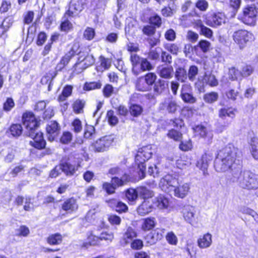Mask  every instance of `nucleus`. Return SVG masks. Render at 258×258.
Instances as JSON below:
<instances>
[{
	"instance_id": "obj_1",
	"label": "nucleus",
	"mask_w": 258,
	"mask_h": 258,
	"mask_svg": "<svg viewBox=\"0 0 258 258\" xmlns=\"http://www.w3.org/2000/svg\"><path fill=\"white\" fill-rule=\"evenodd\" d=\"M214 167L218 172L230 170L231 175L229 178L237 175L242 168L241 152L233 145L228 144L218 152L214 161Z\"/></svg>"
},
{
	"instance_id": "obj_2",
	"label": "nucleus",
	"mask_w": 258,
	"mask_h": 258,
	"mask_svg": "<svg viewBox=\"0 0 258 258\" xmlns=\"http://www.w3.org/2000/svg\"><path fill=\"white\" fill-rule=\"evenodd\" d=\"M152 154L151 146L148 145L139 149L136 155L135 161L138 165V168L139 169V175L141 179L144 178L145 176L146 166L145 165V162L151 158Z\"/></svg>"
},
{
	"instance_id": "obj_3",
	"label": "nucleus",
	"mask_w": 258,
	"mask_h": 258,
	"mask_svg": "<svg viewBox=\"0 0 258 258\" xmlns=\"http://www.w3.org/2000/svg\"><path fill=\"white\" fill-rule=\"evenodd\" d=\"M234 42L237 43L240 48H243L246 44L253 40V34L245 30H238L235 31L232 35Z\"/></svg>"
},
{
	"instance_id": "obj_4",
	"label": "nucleus",
	"mask_w": 258,
	"mask_h": 258,
	"mask_svg": "<svg viewBox=\"0 0 258 258\" xmlns=\"http://www.w3.org/2000/svg\"><path fill=\"white\" fill-rule=\"evenodd\" d=\"M178 183L179 180L177 178L171 174H167L160 179L159 186L163 191L170 193Z\"/></svg>"
},
{
	"instance_id": "obj_5",
	"label": "nucleus",
	"mask_w": 258,
	"mask_h": 258,
	"mask_svg": "<svg viewBox=\"0 0 258 258\" xmlns=\"http://www.w3.org/2000/svg\"><path fill=\"white\" fill-rule=\"evenodd\" d=\"M257 11L255 7L248 6L243 10L242 21L248 25H254L256 23Z\"/></svg>"
},
{
	"instance_id": "obj_6",
	"label": "nucleus",
	"mask_w": 258,
	"mask_h": 258,
	"mask_svg": "<svg viewBox=\"0 0 258 258\" xmlns=\"http://www.w3.org/2000/svg\"><path fill=\"white\" fill-rule=\"evenodd\" d=\"M36 130L26 132V135L33 139V141H31L30 144L33 147L38 149H43L45 147L46 142L43 139V134L41 132L36 133Z\"/></svg>"
},
{
	"instance_id": "obj_7",
	"label": "nucleus",
	"mask_w": 258,
	"mask_h": 258,
	"mask_svg": "<svg viewBox=\"0 0 258 258\" xmlns=\"http://www.w3.org/2000/svg\"><path fill=\"white\" fill-rule=\"evenodd\" d=\"M179 108V105L172 97L165 98L159 105L160 110L169 113H175Z\"/></svg>"
},
{
	"instance_id": "obj_8",
	"label": "nucleus",
	"mask_w": 258,
	"mask_h": 258,
	"mask_svg": "<svg viewBox=\"0 0 258 258\" xmlns=\"http://www.w3.org/2000/svg\"><path fill=\"white\" fill-rule=\"evenodd\" d=\"M59 166L61 172H64L67 176H71L75 174L78 170L79 165L76 164H72L70 162V158L65 156L61 160Z\"/></svg>"
},
{
	"instance_id": "obj_9",
	"label": "nucleus",
	"mask_w": 258,
	"mask_h": 258,
	"mask_svg": "<svg viewBox=\"0 0 258 258\" xmlns=\"http://www.w3.org/2000/svg\"><path fill=\"white\" fill-rule=\"evenodd\" d=\"M196 213V209L192 206L185 205L182 208L181 213L184 220L192 225L197 223Z\"/></svg>"
},
{
	"instance_id": "obj_10",
	"label": "nucleus",
	"mask_w": 258,
	"mask_h": 258,
	"mask_svg": "<svg viewBox=\"0 0 258 258\" xmlns=\"http://www.w3.org/2000/svg\"><path fill=\"white\" fill-rule=\"evenodd\" d=\"M113 141V139L111 137L105 136L97 140L92 145L96 152H104L111 146Z\"/></svg>"
},
{
	"instance_id": "obj_11",
	"label": "nucleus",
	"mask_w": 258,
	"mask_h": 258,
	"mask_svg": "<svg viewBox=\"0 0 258 258\" xmlns=\"http://www.w3.org/2000/svg\"><path fill=\"white\" fill-rule=\"evenodd\" d=\"M95 62V58L91 54L80 53L78 61L76 63L77 68H80L82 71L93 65Z\"/></svg>"
},
{
	"instance_id": "obj_12",
	"label": "nucleus",
	"mask_w": 258,
	"mask_h": 258,
	"mask_svg": "<svg viewBox=\"0 0 258 258\" xmlns=\"http://www.w3.org/2000/svg\"><path fill=\"white\" fill-rule=\"evenodd\" d=\"M22 120L23 125L27 130L26 132L36 129L38 127V123L32 112L24 113L22 116Z\"/></svg>"
},
{
	"instance_id": "obj_13",
	"label": "nucleus",
	"mask_w": 258,
	"mask_h": 258,
	"mask_svg": "<svg viewBox=\"0 0 258 258\" xmlns=\"http://www.w3.org/2000/svg\"><path fill=\"white\" fill-rule=\"evenodd\" d=\"M126 179V177L119 178L113 177L112 178L111 183L105 182L103 184V188L108 194H112L114 192L116 188L123 185L124 181Z\"/></svg>"
},
{
	"instance_id": "obj_14",
	"label": "nucleus",
	"mask_w": 258,
	"mask_h": 258,
	"mask_svg": "<svg viewBox=\"0 0 258 258\" xmlns=\"http://www.w3.org/2000/svg\"><path fill=\"white\" fill-rule=\"evenodd\" d=\"M191 87L188 84L182 85L180 90V97L185 103L193 104L197 101V99L190 93Z\"/></svg>"
},
{
	"instance_id": "obj_15",
	"label": "nucleus",
	"mask_w": 258,
	"mask_h": 258,
	"mask_svg": "<svg viewBox=\"0 0 258 258\" xmlns=\"http://www.w3.org/2000/svg\"><path fill=\"white\" fill-rule=\"evenodd\" d=\"M84 9V4L81 0H72L69 9L66 13L71 17L78 15Z\"/></svg>"
},
{
	"instance_id": "obj_16",
	"label": "nucleus",
	"mask_w": 258,
	"mask_h": 258,
	"mask_svg": "<svg viewBox=\"0 0 258 258\" xmlns=\"http://www.w3.org/2000/svg\"><path fill=\"white\" fill-rule=\"evenodd\" d=\"M164 229H157L149 233L145 237L146 241L149 245L155 244L163 237Z\"/></svg>"
},
{
	"instance_id": "obj_17",
	"label": "nucleus",
	"mask_w": 258,
	"mask_h": 258,
	"mask_svg": "<svg viewBox=\"0 0 258 258\" xmlns=\"http://www.w3.org/2000/svg\"><path fill=\"white\" fill-rule=\"evenodd\" d=\"M189 189V184L179 182L178 184L175 186L172 192L176 197L183 199L187 195Z\"/></svg>"
},
{
	"instance_id": "obj_18",
	"label": "nucleus",
	"mask_w": 258,
	"mask_h": 258,
	"mask_svg": "<svg viewBox=\"0 0 258 258\" xmlns=\"http://www.w3.org/2000/svg\"><path fill=\"white\" fill-rule=\"evenodd\" d=\"M154 208L156 207L159 209H166L169 206V200L163 195H159L153 200Z\"/></svg>"
},
{
	"instance_id": "obj_19",
	"label": "nucleus",
	"mask_w": 258,
	"mask_h": 258,
	"mask_svg": "<svg viewBox=\"0 0 258 258\" xmlns=\"http://www.w3.org/2000/svg\"><path fill=\"white\" fill-rule=\"evenodd\" d=\"M158 74L160 77L169 79L172 77L173 69L171 66L161 65L157 68Z\"/></svg>"
},
{
	"instance_id": "obj_20",
	"label": "nucleus",
	"mask_w": 258,
	"mask_h": 258,
	"mask_svg": "<svg viewBox=\"0 0 258 258\" xmlns=\"http://www.w3.org/2000/svg\"><path fill=\"white\" fill-rule=\"evenodd\" d=\"M58 123L55 121H50L46 126V132L48 134V139L52 141L57 135L58 131Z\"/></svg>"
},
{
	"instance_id": "obj_21",
	"label": "nucleus",
	"mask_w": 258,
	"mask_h": 258,
	"mask_svg": "<svg viewBox=\"0 0 258 258\" xmlns=\"http://www.w3.org/2000/svg\"><path fill=\"white\" fill-rule=\"evenodd\" d=\"M212 160L211 156L205 153L202 155L197 163V166L203 171V174H206L207 170L209 166V162Z\"/></svg>"
},
{
	"instance_id": "obj_22",
	"label": "nucleus",
	"mask_w": 258,
	"mask_h": 258,
	"mask_svg": "<svg viewBox=\"0 0 258 258\" xmlns=\"http://www.w3.org/2000/svg\"><path fill=\"white\" fill-rule=\"evenodd\" d=\"M154 209L153 204L145 200L137 208V212L140 216L146 215L151 212Z\"/></svg>"
},
{
	"instance_id": "obj_23",
	"label": "nucleus",
	"mask_w": 258,
	"mask_h": 258,
	"mask_svg": "<svg viewBox=\"0 0 258 258\" xmlns=\"http://www.w3.org/2000/svg\"><path fill=\"white\" fill-rule=\"evenodd\" d=\"M108 204L110 207L115 209V211L118 213L125 212L128 209L127 206L124 203L114 199L109 200Z\"/></svg>"
},
{
	"instance_id": "obj_24",
	"label": "nucleus",
	"mask_w": 258,
	"mask_h": 258,
	"mask_svg": "<svg viewBox=\"0 0 258 258\" xmlns=\"http://www.w3.org/2000/svg\"><path fill=\"white\" fill-rule=\"evenodd\" d=\"M143 58L136 54H132L131 55L130 60L132 64V71L135 75L139 74V66Z\"/></svg>"
},
{
	"instance_id": "obj_25",
	"label": "nucleus",
	"mask_w": 258,
	"mask_h": 258,
	"mask_svg": "<svg viewBox=\"0 0 258 258\" xmlns=\"http://www.w3.org/2000/svg\"><path fill=\"white\" fill-rule=\"evenodd\" d=\"M212 235L207 233L198 240L199 246L201 248H206L210 246L212 242Z\"/></svg>"
},
{
	"instance_id": "obj_26",
	"label": "nucleus",
	"mask_w": 258,
	"mask_h": 258,
	"mask_svg": "<svg viewBox=\"0 0 258 258\" xmlns=\"http://www.w3.org/2000/svg\"><path fill=\"white\" fill-rule=\"evenodd\" d=\"M196 132L198 133L200 136L206 139L208 142H210L213 138L212 132L207 129L203 125H198L195 128Z\"/></svg>"
},
{
	"instance_id": "obj_27",
	"label": "nucleus",
	"mask_w": 258,
	"mask_h": 258,
	"mask_svg": "<svg viewBox=\"0 0 258 258\" xmlns=\"http://www.w3.org/2000/svg\"><path fill=\"white\" fill-rule=\"evenodd\" d=\"M249 144V150L252 157L258 159V138L254 137L251 139Z\"/></svg>"
},
{
	"instance_id": "obj_28",
	"label": "nucleus",
	"mask_w": 258,
	"mask_h": 258,
	"mask_svg": "<svg viewBox=\"0 0 258 258\" xmlns=\"http://www.w3.org/2000/svg\"><path fill=\"white\" fill-rule=\"evenodd\" d=\"M62 241V236L59 233L49 235L46 238V241L49 245H59Z\"/></svg>"
},
{
	"instance_id": "obj_29",
	"label": "nucleus",
	"mask_w": 258,
	"mask_h": 258,
	"mask_svg": "<svg viewBox=\"0 0 258 258\" xmlns=\"http://www.w3.org/2000/svg\"><path fill=\"white\" fill-rule=\"evenodd\" d=\"M235 110L232 108H222L219 110L218 115L219 117L222 119H225L226 116L233 118L235 117Z\"/></svg>"
},
{
	"instance_id": "obj_30",
	"label": "nucleus",
	"mask_w": 258,
	"mask_h": 258,
	"mask_svg": "<svg viewBox=\"0 0 258 258\" xmlns=\"http://www.w3.org/2000/svg\"><path fill=\"white\" fill-rule=\"evenodd\" d=\"M197 26L199 29L200 33L205 37L211 38L213 36V31L210 28L203 25L202 22L200 21L197 23Z\"/></svg>"
},
{
	"instance_id": "obj_31",
	"label": "nucleus",
	"mask_w": 258,
	"mask_h": 258,
	"mask_svg": "<svg viewBox=\"0 0 258 258\" xmlns=\"http://www.w3.org/2000/svg\"><path fill=\"white\" fill-rule=\"evenodd\" d=\"M175 77L181 83L185 82L188 79L186 71L183 68L179 67L176 69Z\"/></svg>"
},
{
	"instance_id": "obj_32",
	"label": "nucleus",
	"mask_w": 258,
	"mask_h": 258,
	"mask_svg": "<svg viewBox=\"0 0 258 258\" xmlns=\"http://www.w3.org/2000/svg\"><path fill=\"white\" fill-rule=\"evenodd\" d=\"M99 241V237L93 235L91 232L88 234L87 241L84 242L82 246L88 248L89 246H94L98 244Z\"/></svg>"
},
{
	"instance_id": "obj_33",
	"label": "nucleus",
	"mask_w": 258,
	"mask_h": 258,
	"mask_svg": "<svg viewBox=\"0 0 258 258\" xmlns=\"http://www.w3.org/2000/svg\"><path fill=\"white\" fill-rule=\"evenodd\" d=\"M137 193L140 197L143 199H149L154 196L153 191L149 189L145 186H140L137 187Z\"/></svg>"
},
{
	"instance_id": "obj_34",
	"label": "nucleus",
	"mask_w": 258,
	"mask_h": 258,
	"mask_svg": "<svg viewBox=\"0 0 258 258\" xmlns=\"http://www.w3.org/2000/svg\"><path fill=\"white\" fill-rule=\"evenodd\" d=\"M75 199L71 198L66 201L62 206V209L66 211H73L77 209Z\"/></svg>"
},
{
	"instance_id": "obj_35",
	"label": "nucleus",
	"mask_w": 258,
	"mask_h": 258,
	"mask_svg": "<svg viewBox=\"0 0 258 258\" xmlns=\"http://www.w3.org/2000/svg\"><path fill=\"white\" fill-rule=\"evenodd\" d=\"M137 233L131 227H128L126 231L123 234L122 240L124 241V244H126L127 243L131 242L132 239L136 237Z\"/></svg>"
},
{
	"instance_id": "obj_36",
	"label": "nucleus",
	"mask_w": 258,
	"mask_h": 258,
	"mask_svg": "<svg viewBox=\"0 0 258 258\" xmlns=\"http://www.w3.org/2000/svg\"><path fill=\"white\" fill-rule=\"evenodd\" d=\"M142 229L144 231H148L152 229L155 226V219L154 218H147L143 220Z\"/></svg>"
},
{
	"instance_id": "obj_37",
	"label": "nucleus",
	"mask_w": 258,
	"mask_h": 258,
	"mask_svg": "<svg viewBox=\"0 0 258 258\" xmlns=\"http://www.w3.org/2000/svg\"><path fill=\"white\" fill-rule=\"evenodd\" d=\"M136 89L140 91L145 92L151 90L144 79V78L143 77L137 79L136 83Z\"/></svg>"
},
{
	"instance_id": "obj_38",
	"label": "nucleus",
	"mask_w": 258,
	"mask_h": 258,
	"mask_svg": "<svg viewBox=\"0 0 258 258\" xmlns=\"http://www.w3.org/2000/svg\"><path fill=\"white\" fill-rule=\"evenodd\" d=\"M167 84L166 82L161 79L158 80L154 85V92L157 94H160L166 88Z\"/></svg>"
},
{
	"instance_id": "obj_39",
	"label": "nucleus",
	"mask_w": 258,
	"mask_h": 258,
	"mask_svg": "<svg viewBox=\"0 0 258 258\" xmlns=\"http://www.w3.org/2000/svg\"><path fill=\"white\" fill-rule=\"evenodd\" d=\"M224 16L221 13L214 14L211 18V24L213 27H216L221 25L225 22Z\"/></svg>"
},
{
	"instance_id": "obj_40",
	"label": "nucleus",
	"mask_w": 258,
	"mask_h": 258,
	"mask_svg": "<svg viewBox=\"0 0 258 258\" xmlns=\"http://www.w3.org/2000/svg\"><path fill=\"white\" fill-rule=\"evenodd\" d=\"M73 87L71 86L67 85L64 87L61 92L57 98L59 102H62L66 100L67 98L70 96L72 93Z\"/></svg>"
},
{
	"instance_id": "obj_41",
	"label": "nucleus",
	"mask_w": 258,
	"mask_h": 258,
	"mask_svg": "<svg viewBox=\"0 0 258 258\" xmlns=\"http://www.w3.org/2000/svg\"><path fill=\"white\" fill-rule=\"evenodd\" d=\"M153 66L146 58H143L139 66V74L142 72L149 71L153 70Z\"/></svg>"
},
{
	"instance_id": "obj_42",
	"label": "nucleus",
	"mask_w": 258,
	"mask_h": 258,
	"mask_svg": "<svg viewBox=\"0 0 258 258\" xmlns=\"http://www.w3.org/2000/svg\"><path fill=\"white\" fill-rule=\"evenodd\" d=\"M198 73L199 69L197 66L195 65L190 66L187 73L188 80L191 82L195 81Z\"/></svg>"
},
{
	"instance_id": "obj_43",
	"label": "nucleus",
	"mask_w": 258,
	"mask_h": 258,
	"mask_svg": "<svg viewBox=\"0 0 258 258\" xmlns=\"http://www.w3.org/2000/svg\"><path fill=\"white\" fill-rule=\"evenodd\" d=\"M22 127L20 124H13L9 128V132L14 137H19L22 133Z\"/></svg>"
},
{
	"instance_id": "obj_44",
	"label": "nucleus",
	"mask_w": 258,
	"mask_h": 258,
	"mask_svg": "<svg viewBox=\"0 0 258 258\" xmlns=\"http://www.w3.org/2000/svg\"><path fill=\"white\" fill-rule=\"evenodd\" d=\"M218 97L219 95L217 92H211L205 94L204 95L203 99L208 103H213L218 100Z\"/></svg>"
},
{
	"instance_id": "obj_45",
	"label": "nucleus",
	"mask_w": 258,
	"mask_h": 258,
	"mask_svg": "<svg viewBox=\"0 0 258 258\" xmlns=\"http://www.w3.org/2000/svg\"><path fill=\"white\" fill-rule=\"evenodd\" d=\"M13 22V19L11 17H7L4 19L0 27V31H2L3 34L12 26Z\"/></svg>"
},
{
	"instance_id": "obj_46",
	"label": "nucleus",
	"mask_w": 258,
	"mask_h": 258,
	"mask_svg": "<svg viewBox=\"0 0 258 258\" xmlns=\"http://www.w3.org/2000/svg\"><path fill=\"white\" fill-rule=\"evenodd\" d=\"M99 61L100 62L99 68L100 71H101L108 70L111 66V60L109 58H105L103 56H100L99 57Z\"/></svg>"
},
{
	"instance_id": "obj_47",
	"label": "nucleus",
	"mask_w": 258,
	"mask_h": 258,
	"mask_svg": "<svg viewBox=\"0 0 258 258\" xmlns=\"http://www.w3.org/2000/svg\"><path fill=\"white\" fill-rule=\"evenodd\" d=\"M143 111L142 107L138 104H132L130 107V112L132 115L138 117L140 115Z\"/></svg>"
},
{
	"instance_id": "obj_48",
	"label": "nucleus",
	"mask_w": 258,
	"mask_h": 258,
	"mask_svg": "<svg viewBox=\"0 0 258 258\" xmlns=\"http://www.w3.org/2000/svg\"><path fill=\"white\" fill-rule=\"evenodd\" d=\"M229 77L232 80H241L240 71L234 67L230 68L229 70Z\"/></svg>"
},
{
	"instance_id": "obj_49",
	"label": "nucleus",
	"mask_w": 258,
	"mask_h": 258,
	"mask_svg": "<svg viewBox=\"0 0 258 258\" xmlns=\"http://www.w3.org/2000/svg\"><path fill=\"white\" fill-rule=\"evenodd\" d=\"M85 104V101L83 100L78 99L76 100L73 105L74 112L76 113H82Z\"/></svg>"
},
{
	"instance_id": "obj_50",
	"label": "nucleus",
	"mask_w": 258,
	"mask_h": 258,
	"mask_svg": "<svg viewBox=\"0 0 258 258\" xmlns=\"http://www.w3.org/2000/svg\"><path fill=\"white\" fill-rule=\"evenodd\" d=\"M204 79L207 84L211 87H216L218 86L219 84L218 80L216 78L215 76L212 74H206Z\"/></svg>"
},
{
	"instance_id": "obj_51",
	"label": "nucleus",
	"mask_w": 258,
	"mask_h": 258,
	"mask_svg": "<svg viewBox=\"0 0 258 258\" xmlns=\"http://www.w3.org/2000/svg\"><path fill=\"white\" fill-rule=\"evenodd\" d=\"M144 78L147 85L149 86L150 89H151L152 86L155 83V81L157 79L156 75L154 73H148L144 76Z\"/></svg>"
},
{
	"instance_id": "obj_52",
	"label": "nucleus",
	"mask_w": 258,
	"mask_h": 258,
	"mask_svg": "<svg viewBox=\"0 0 258 258\" xmlns=\"http://www.w3.org/2000/svg\"><path fill=\"white\" fill-rule=\"evenodd\" d=\"M54 8H50L48 9L47 15L45 18V25L50 26L52 22L55 20V15L54 14Z\"/></svg>"
},
{
	"instance_id": "obj_53",
	"label": "nucleus",
	"mask_w": 258,
	"mask_h": 258,
	"mask_svg": "<svg viewBox=\"0 0 258 258\" xmlns=\"http://www.w3.org/2000/svg\"><path fill=\"white\" fill-rule=\"evenodd\" d=\"M138 193H137V188H130L126 191L125 196L130 202H134L138 198Z\"/></svg>"
},
{
	"instance_id": "obj_54",
	"label": "nucleus",
	"mask_w": 258,
	"mask_h": 258,
	"mask_svg": "<svg viewBox=\"0 0 258 258\" xmlns=\"http://www.w3.org/2000/svg\"><path fill=\"white\" fill-rule=\"evenodd\" d=\"M102 84L100 82H92L86 83L84 84L83 89L86 91H90L94 89H98L101 88Z\"/></svg>"
},
{
	"instance_id": "obj_55",
	"label": "nucleus",
	"mask_w": 258,
	"mask_h": 258,
	"mask_svg": "<svg viewBox=\"0 0 258 258\" xmlns=\"http://www.w3.org/2000/svg\"><path fill=\"white\" fill-rule=\"evenodd\" d=\"M149 22L151 24L157 28L160 27L162 24L161 17L156 14H154L150 17Z\"/></svg>"
},
{
	"instance_id": "obj_56",
	"label": "nucleus",
	"mask_w": 258,
	"mask_h": 258,
	"mask_svg": "<svg viewBox=\"0 0 258 258\" xmlns=\"http://www.w3.org/2000/svg\"><path fill=\"white\" fill-rule=\"evenodd\" d=\"M95 130L94 126L92 125L87 126L84 137L86 139H92L95 137Z\"/></svg>"
},
{
	"instance_id": "obj_57",
	"label": "nucleus",
	"mask_w": 258,
	"mask_h": 258,
	"mask_svg": "<svg viewBox=\"0 0 258 258\" xmlns=\"http://www.w3.org/2000/svg\"><path fill=\"white\" fill-rule=\"evenodd\" d=\"M253 68L251 66H244L240 71L242 78L249 76L253 73Z\"/></svg>"
},
{
	"instance_id": "obj_58",
	"label": "nucleus",
	"mask_w": 258,
	"mask_h": 258,
	"mask_svg": "<svg viewBox=\"0 0 258 258\" xmlns=\"http://www.w3.org/2000/svg\"><path fill=\"white\" fill-rule=\"evenodd\" d=\"M164 48L173 54L176 55L179 51V47L175 43H167Z\"/></svg>"
},
{
	"instance_id": "obj_59",
	"label": "nucleus",
	"mask_w": 258,
	"mask_h": 258,
	"mask_svg": "<svg viewBox=\"0 0 258 258\" xmlns=\"http://www.w3.org/2000/svg\"><path fill=\"white\" fill-rule=\"evenodd\" d=\"M15 106V103L12 98H8L3 104V110L9 112Z\"/></svg>"
},
{
	"instance_id": "obj_60",
	"label": "nucleus",
	"mask_w": 258,
	"mask_h": 258,
	"mask_svg": "<svg viewBox=\"0 0 258 258\" xmlns=\"http://www.w3.org/2000/svg\"><path fill=\"white\" fill-rule=\"evenodd\" d=\"M79 45L78 44L76 43L74 44L71 50L69 51L68 53H67L65 55L66 57H68L70 59L71 58L74 56L75 54H79L81 53L80 51L79 50Z\"/></svg>"
},
{
	"instance_id": "obj_61",
	"label": "nucleus",
	"mask_w": 258,
	"mask_h": 258,
	"mask_svg": "<svg viewBox=\"0 0 258 258\" xmlns=\"http://www.w3.org/2000/svg\"><path fill=\"white\" fill-rule=\"evenodd\" d=\"M107 117L108 118L109 123L111 125H115L118 123V120L117 117L114 115V111L110 110L107 112Z\"/></svg>"
},
{
	"instance_id": "obj_62",
	"label": "nucleus",
	"mask_w": 258,
	"mask_h": 258,
	"mask_svg": "<svg viewBox=\"0 0 258 258\" xmlns=\"http://www.w3.org/2000/svg\"><path fill=\"white\" fill-rule=\"evenodd\" d=\"M167 136L175 141H179L181 138L182 134L177 131L172 129L169 131Z\"/></svg>"
},
{
	"instance_id": "obj_63",
	"label": "nucleus",
	"mask_w": 258,
	"mask_h": 258,
	"mask_svg": "<svg viewBox=\"0 0 258 258\" xmlns=\"http://www.w3.org/2000/svg\"><path fill=\"white\" fill-rule=\"evenodd\" d=\"M34 13L33 11H29L23 15V22L25 24H30L34 19Z\"/></svg>"
},
{
	"instance_id": "obj_64",
	"label": "nucleus",
	"mask_w": 258,
	"mask_h": 258,
	"mask_svg": "<svg viewBox=\"0 0 258 258\" xmlns=\"http://www.w3.org/2000/svg\"><path fill=\"white\" fill-rule=\"evenodd\" d=\"M72 140V134L69 132H65L63 133L60 138V142L62 144H67Z\"/></svg>"
}]
</instances>
